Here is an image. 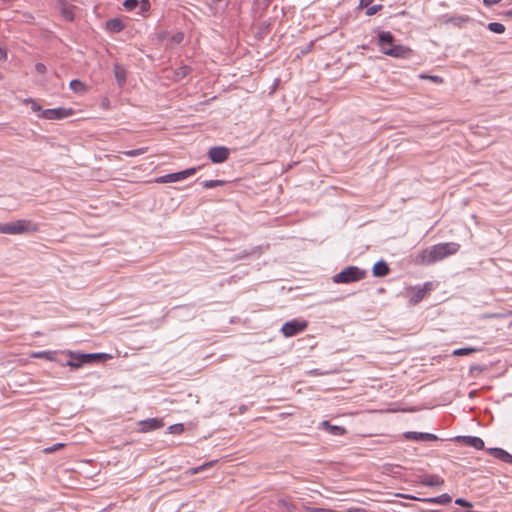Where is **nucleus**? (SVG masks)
I'll use <instances>...</instances> for the list:
<instances>
[{"mask_svg": "<svg viewBox=\"0 0 512 512\" xmlns=\"http://www.w3.org/2000/svg\"><path fill=\"white\" fill-rule=\"evenodd\" d=\"M459 249L460 244L455 242L439 243L422 250L416 257V263L431 265L456 254Z\"/></svg>", "mask_w": 512, "mask_h": 512, "instance_id": "obj_1", "label": "nucleus"}, {"mask_svg": "<svg viewBox=\"0 0 512 512\" xmlns=\"http://www.w3.org/2000/svg\"><path fill=\"white\" fill-rule=\"evenodd\" d=\"M378 46L385 55L394 58H409L412 54V50L404 45L396 44L394 36L389 31L378 32Z\"/></svg>", "mask_w": 512, "mask_h": 512, "instance_id": "obj_2", "label": "nucleus"}, {"mask_svg": "<svg viewBox=\"0 0 512 512\" xmlns=\"http://www.w3.org/2000/svg\"><path fill=\"white\" fill-rule=\"evenodd\" d=\"M38 231V224L28 219H18L13 222L0 223V233L2 234L20 235Z\"/></svg>", "mask_w": 512, "mask_h": 512, "instance_id": "obj_3", "label": "nucleus"}, {"mask_svg": "<svg viewBox=\"0 0 512 512\" xmlns=\"http://www.w3.org/2000/svg\"><path fill=\"white\" fill-rule=\"evenodd\" d=\"M366 277V271L357 266H348L332 278L334 283L348 284L360 281Z\"/></svg>", "mask_w": 512, "mask_h": 512, "instance_id": "obj_4", "label": "nucleus"}, {"mask_svg": "<svg viewBox=\"0 0 512 512\" xmlns=\"http://www.w3.org/2000/svg\"><path fill=\"white\" fill-rule=\"evenodd\" d=\"M308 326L305 320H291L283 324L281 332L285 337H293L303 332Z\"/></svg>", "mask_w": 512, "mask_h": 512, "instance_id": "obj_5", "label": "nucleus"}, {"mask_svg": "<svg viewBox=\"0 0 512 512\" xmlns=\"http://www.w3.org/2000/svg\"><path fill=\"white\" fill-rule=\"evenodd\" d=\"M196 170H197L196 168H189V169H186V170H183L180 172L166 174V175L157 177L154 180V182L161 183V184L162 183L178 182V181L184 180V179L192 176L193 174H195Z\"/></svg>", "mask_w": 512, "mask_h": 512, "instance_id": "obj_6", "label": "nucleus"}, {"mask_svg": "<svg viewBox=\"0 0 512 512\" xmlns=\"http://www.w3.org/2000/svg\"><path fill=\"white\" fill-rule=\"evenodd\" d=\"M208 157L213 163H223L229 157V149L224 146L211 147L208 152Z\"/></svg>", "mask_w": 512, "mask_h": 512, "instance_id": "obj_7", "label": "nucleus"}, {"mask_svg": "<svg viewBox=\"0 0 512 512\" xmlns=\"http://www.w3.org/2000/svg\"><path fill=\"white\" fill-rule=\"evenodd\" d=\"M269 249V244L254 246L249 250H243L234 256V260H241L248 257L259 258L264 252Z\"/></svg>", "mask_w": 512, "mask_h": 512, "instance_id": "obj_8", "label": "nucleus"}, {"mask_svg": "<svg viewBox=\"0 0 512 512\" xmlns=\"http://www.w3.org/2000/svg\"><path fill=\"white\" fill-rule=\"evenodd\" d=\"M57 9L59 10L61 16L66 21H73L75 17L74 9L75 6L71 4L68 0H57Z\"/></svg>", "mask_w": 512, "mask_h": 512, "instance_id": "obj_9", "label": "nucleus"}, {"mask_svg": "<svg viewBox=\"0 0 512 512\" xmlns=\"http://www.w3.org/2000/svg\"><path fill=\"white\" fill-rule=\"evenodd\" d=\"M69 115H71V110H66L64 108H53L43 110L39 117L48 120H57L66 118Z\"/></svg>", "mask_w": 512, "mask_h": 512, "instance_id": "obj_10", "label": "nucleus"}, {"mask_svg": "<svg viewBox=\"0 0 512 512\" xmlns=\"http://www.w3.org/2000/svg\"><path fill=\"white\" fill-rule=\"evenodd\" d=\"M404 437L407 440L417 441V442H426V441H436V440H438V437L435 434L424 433V432H415V431L405 432L404 433Z\"/></svg>", "mask_w": 512, "mask_h": 512, "instance_id": "obj_11", "label": "nucleus"}, {"mask_svg": "<svg viewBox=\"0 0 512 512\" xmlns=\"http://www.w3.org/2000/svg\"><path fill=\"white\" fill-rule=\"evenodd\" d=\"M139 430L143 433L159 429L164 426V422L160 418H149L139 422Z\"/></svg>", "mask_w": 512, "mask_h": 512, "instance_id": "obj_12", "label": "nucleus"}, {"mask_svg": "<svg viewBox=\"0 0 512 512\" xmlns=\"http://www.w3.org/2000/svg\"><path fill=\"white\" fill-rule=\"evenodd\" d=\"M455 441L473 447L477 450H482L485 446L484 441L480 437L476 436H457Z\"/></svg>", "mask_w": 512, "mask_h": 512, "instance_id": "obj_13", "label": "nucleus"}, {"mask_svg": "<svg viewBox=\"0 0 512 512\" xmlns=\"http://www.w3.org/2000/svg\"><path fill=\"white\" fill-rule=\"evenodd\" d=\"M83 354L84 353L69 351L68 355L70 356V359L65 363V365L72 369H78L83 365H86V360L82 358Z\"/></svg>", "mask_w": 512, "mask_h": 512, "instance_id": "obj_14", "label": "nucleus"}, {"mask_svg": "<svg viewBox=\"0 0 512 512\" xmlns=\"http://www.w3.org/2000/svg\"><path fill=\"white\" fill-rule=\"evenodd\" d=\"M429 283H425L423 287H413L411 288V290L413 291V295L411 296L410 298V303L413 304V305H416L418 304L420 301L423 300V298L425 297L427 291L430 289L429 288Z\"/></svg>", "mask_w": 512, "mask_h": 512, "instance_id": "obj_15", "label": "nucleus"}, {"mask_svg": "<svg viewBox=\"0 0 512 512\" xmlns=\"http://www.w3.org/2000/svg\"><path fill=\"white\" fill-rule=\"evenodd\" d=\"M487 452L504 463L512 464V455L502 448H489Z\"/></svg>", "mask_w": 512, "mask_h": 512, "instance_id": "obj_16", "label": "nucleus"}, {"mask_svg": "<svg viewBox=\"0 0 512 512\" xmlns=\"http://www.w3.org/2000/svg\"><path fill=\"white\" fill-rule=\"evenodd\" d=\"M420 482L425 486H441L444 484V480L438 475H424L421 477Z\"/></svg>", "mask_w": 512, "mask_h": 512, "instance_id": "obj_17", "label": "nucleus"}, {"mask_svg": "<svg viewBox=\"0 0 512 512\" xmlns=\"http://www.w3.org/2000/svg\"><path fill=\"white\" fill-rule=\"evenodd\" d=\"M389 266L384 261H378L374 264L372 272L375 277H384L389 274Z\"/></svg>", "mask_w": 512, "mask_h": 512, "instance_id": "obj_18", "label": "nucleus"}, {"mask_svg": "<svg viewBox=\"0 0 512 512\" xmlns=\"http://www.w3.org/2000/svg\"><path fill=\"white\" fill-rule=\"evenodd\" d=\"M321 427L328 431L330 434L341 436L345 434L346 430L342 426L332 425L329 421H323L321 424Z\"/></svg>", "mask_w": 512, "mask_h": 512, "instance_id": "obj_19", "label": "nucleus"}, {"mask_svg": "<svg viewBox=\"0 0 512 512\" xmlns=\"http://www.w3.org/2000/svg\"><path fill=\"white\" fill-rule=\"evenodd\" d=\"M106 29L111 33H118L124 29V24L119 18H112L106 22Z\"/></svg>", "mask_w": 512, "mask_h": 512, "instance_id": "obj_20", "label": "nucleus"}, {"mask_svg": "<svg viewBox=\"0 0 512 512\" xmlns=\"http://www.w3.org/2000/svg\"><path fill=\"white\" fill-rule=\"evenodd\" d=\"M82 358L86 360L87 364H91L100 360H106L110 358V355L105 353H84Z\"/></svg>", "mask_w": 512, "mask_h": 512, "instance_id": "obj_21", "label": "nucleus"}, {"mask_svg": "<svg viewBox=\"0 0 512 512\" xmlns=\"http://www.w3.org/2000/svg\"><path fill=\"white\" fill-rule=\"evenodd\" d=\"M114 75L120 86H122L126 81V70L122 65L115 64L114 65Z\"/></svg>", "mask_w": 512, "mask_h": 512, "instance_id": "obj_22", "label": "nucleus"}, {"mask_svg": "<svg viewBox=\"0 0 512 512\" xmlns=\"http://www.w3.org/2000/svg\"><path fill=\"white\" fill-rule=\"evenodd\" d=\"M69 87L75 93L83 94L87 91V85L78 79L72 80Z\"/></svg>", "mask_w": 512, "mask_h": 512, "instance_id": "obj_23", "label": "nucleus"}, {"mask_svg": "<svg viewBox=\"0 0 512 512\" xmlns=\"http://www.w3.org/2000/svg\"><path fill=\"white\" fill-rule=\"evenodd\" d=\"M451 500H452L451 496L448 495L447 493H444V494L439 495L437 497L424 499V501H426V502L437 503V504H441V505L449 504L451 502Z\"/></svg>", "mask_w": 512, "mask_h": 512, "instance_id": "obj_24", "label": "nucleus"}, {"mask_svg": "<svg viewBox=\"0 0 512 512\" xmlns=\"http://www.w3.org/2000/svg\"><path fill=\"white\" fill-rule=\"evenodd\" d=\"M191 72V68L188 65H182L174 71V80L180 81Z\"/></svg>", "mask_w": 512, "mask_h": 512, "instance_id": "obj_25", "label": "nucleus"}, {"mask_svg": "<svg viewBox=\"0 0 512 512\" xmlns=\"http://www.w3.org/2000/svg\"><path fill=\"white\" fill-rule=\"evenodd\" d=\"M478 351H479L478 348L465 347V348H459V349L454 350L453 355L454 356H464V355H469V354H472V353H475Z\"/></svg>", "mask_w": 512, "mask_h": 512, "instance_id": "obj_26", "label": "nucleus"}, {"mask_svg": "<svg viewBox=\"0 0 512 512\" xmlns=\"http://www.w3.org/2000/svg\"><path fill=\"white\" fill-rule=\"evenodd\" d=\"M487 28L494 33L502 34L505 32V26L499 22H491L488 24Z\"/></svg>", "mask_w": 512, "mask_h": 512, "instance_id": "obj_27", "label": "nucleus"}, {"mask_svg": "<svg viewBox=\"0 0 512 512\" xmlns=\"http://www.w3.org/2000/svg\"><path fill=\"white\" fill-rule=\"evenodd\" d=\"M147 151H148V147H141L138 149L126 150V151H123L122 153L128 157H135V156L142 155V154L146 153Z\"/></svg>", "mask_w": 512, "mask_h": 512, "instance_id": "obj_28", "label": "nucleus"}, {"mask_svg": "<svg viewBox=\"0 0 512 512\" xmlns=\"http://www.w3.org/2000/svg\"><path fill=\"white\" fill-rule=\"evenodd\" d=\"M224 184V180H206L202 183L203 187L207 189L223 186Z\"/></svg>", "mask_w": 512, "mask_h": 512, "instance_id": "obj_29", "label": "nucleus"}, {"mask_svg": "<svg viewBox=\"0 0 512 512\" xmlns=\"http://www.w3.org/2000/svg\"><path fill=\"white\" fill-rule=\"evenodd\" d=\"M469 20H470L469 16L463 15V16L452 17L449 19V22L456 26H461L464 23H467Z\"/></svg>", "mask_w": 512, "mask_h": 512, "instance_id": "obj_30", "label": "nucleus"}, {"mask_svg": "<svg viewBox=\"0 0 512 512\" xmlns=\"http://www.w3.org/2000/svg\"><path fill=\"white\" fill-rule=\"evenodd\" d=\"M139 6L138 0H125L123 2V7L126 11H133Z\"/></svg>", "mask_w": 512, "mask_h": 512, "instance_id": "obj_31", "label": "nucleus"}, {"mask_svg": "<svg viewBox=\"0 0 512 512\" xmlns=\"http://www.w3.org/2000/svg\"><path fill=\"white\" fill-rule=\"evenodd\" d=\"M54 353L53 352H50V351H40V352H35L32 354L33 357H36V358H45V359H48V360H54Z\"/></svg>", "mask_w": 512, "mask_h": 512, "instance_id": "obj_32", "label": "nucleus"}, {"mask_svg": "<svg viewBox=\"0 0 512 512\" xmlns=\"http://www.w3.org/2000/svg\"><path fill=\"white\" fill-rule=\"evenodd\" d=\"M217 460H213V461H210V462H207L201 466H198V467H195L191 470V474H197V473H200L202 471H204L205 469L213 466V464L216 462Z\"/></svg>", "mask_w": 512, "mask_h": 512, "instance_id": "obj_33", "label": "nucleus"}, {"mask_svg": "<svg viewBox=\"0 0 512 512\" xmlns=\"http://www.w3.org/2000/svg\"><path fill=\"white\" fill-rule=\"evenodd\" d=\"M168 431L170 434H181L184 431L183 424H174L169 426Z\"/></svg>", "mask_w": 512, "mask_h": 512, "instance_id": "obj_34", "label": "nucleus"}, {"mask_svg": "<svg viewBox=\"0 0 512 512\" xmlns=\"http://www.w3.org/2000/svg\"><path fill=\"white\" fill-rule=\"evenodd\" d=\"M24 103H30L31 104V109H32L33 112H36V113L40 112V113H42V111H43L41 106L35 100H33L31 98L25 99Z\"/></svg>", "mask_w": 512, "mask_h": 512, "instance_id": "obj_35", "label": "nucleus"}, {"mask_svg": "<svg viewBox=\"0 0 512 512\" xmlns=\"http://www.w3.org/2000/svg\"><path fill=\"white\" fill-rule=\"evenodd\" d=\"M64 445L65 444H63V443H56V444H54V445H52L50 447L45 448L44 452L47 453V454L53 453V452L63 448Z\"/></svg>", "mask_w": 512, "mask_h": 512, "instance_id": "obj_36", "label": "nucleus"}, {"mask_svg": "<svg viewBox=\"0 0 512 512\" xmlns=\"http://www.w3.org/2000/svg\"><path fill=\"white\" fill-rule=\"evenodd\" d=\"M422 79H429L435 83H442L443 82V79L438 76V75H425V74H422L420 76Z\"/></svg>", "mask_w": 512, "mask_h": 512, "instance_id": "obj_37", "label": "nucleus"}, {"mask_svg": "<svg viewBox=\"0 0 512 512\" xmlns=\"http://www.w3.org/2000/svg\"><path fill=\"white\" fill-rule=\"evenodd\" d=\"M139 5H140V8H141L140 9V13L141 14L147 12L150 9V2H149V0H141Z\"/></svg>", "mask_w": 512, "mask_h": 512, "instance_id": "obj_38", "label": "nucleus"}, {"mask_svg": "<svg viewBox=\"0 0 512 512\" xmlns=\"http://www.w3.org/2000/svg\"><path fill=\"white\" fill-rule=\"evenodd\" d=\"M381 8H382V5H373L367 9L366 14L368 16H372V15L376 14L379 10H381Z\"/></svg>", "mask_w": 512, "mask_h": 512, "instance_id": "obj_39", "label": "nucleus"}, {"mask_svg": "<svg viewBox=\"0 0 512 512\" xmlns=\"http://www.w3.org/2000/svg\"><path fill=\"white\" fill-rule=\"evenodd\" d=\"M455 503L460 505V506H464V507H472V503L463 499V498H457L455 500Z\"/></svg>", "mask_w": 512, "mask_h": 512, "instance_id": "obj_40", "label": "nucleus"}, {"mask_svg": "<svg viewBox=\"0 0 512 512\" xmlns=\"http://www.w3.org/2000/svg\"><path fill=\"white\" fill-rule=\"evenodd\" d=\"M307 512H335L331 509H325V508H317V507H309L307 508Z\"/></svg>", "mask_w": 512, "mask_h": 512, "instance_id": "obj_41", "label": "nucleus"}, {"mask_svg": "<svg viewBox=\"0 0 512 512\" xmlns=\"http://www.w3.org/2000/svg\"><path fill=\"white\" fill-rule=\"evenodd\" d=\"M35 70L38 73L43 74L46 72V66L43 63H36Z\"/></svg>", "mask_w": 512, "mask_h": 512, "instance_id": "obj_42", "label": "nucleus"}, {"mask_svg": "<svg viewBox=\"0 0 512 512\" xmlns=\"http://www.w3.org/2000/svg\"><path fill=\"white\" fill-rule=\"evenodd\" d=\"M499 2H501V0H483L484 5L487 7H491Z\"/></svg>", "mask_w": 512, "mask_h": 512, "instance_id": "obj_43", "label": "nucleus"}, {"mask_svg": "<svg viewBox=\"0 0 512 512\" xmlns=\"http://www.w3.org/2000/svg\"><path fill=\"white\" fill-rule=\"evenodd\" d=\"M7 59V51L5 48L0 47V61Z\"/></svg>", "mask_w": 512, "mask_h": 512, "instance_id": "obj_44", "label": "nucleus"}, {"mask_svg": "<svg viewBox=\"0 0 512 512\" xmlns=\"http://www.w3.org/2000/svg\"><path fill=\"white\" fill-rule=\"evenodd\" d=\"M173 40L174 42L176 43H180L182 40H183V34L182 33H177L173 36Z\"/></svg>", "mask_w": 512, "mask_h": 512, "instance_id": "obj_45", "label": "nucleus"}, {"mask_svg": "<svg viewBox=\"0 0 512 512\" xmlns=\"http://www.w3.org/2000/svg\"><path fill=\"white\" fill-rule=\"evenodd\" d=\"M24 16L26 17L28 22H31L34 19V17L31 14H24Z\"/></svg>", "mask_w": 512, "mask_h": 512, "instance_id": "obj_46", "label": "nucleus"}]
</instances>
